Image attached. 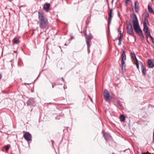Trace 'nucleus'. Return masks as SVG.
I'll return each mask as SVG.
<instances>
[{"label":"nucleus","instance_id":"f257e3e1","mask_svg":"<svg viewBox=\"0 0 154 154\" xmlns=\"http://www.w3.org/2000/svg\"><path fill=\"white\" fill-rule=\"evenodd\" d=\"M38 23L40 29H44L48 28V21L46 15L42 10H40L38 12Z\"/></svg>","mask_w":154,"mask_h":154},{"label":"nucleus","instance_id":"f03ea898","mask_svg":"<svg viewBox=\"0 0 154 154\" xmlns=\"http://www.w3.org/2000/svg\"><path fill=\"white\" fill-rule=\"evenodd\" d=\"M133 27L136 33L140 36L144 37L142 30L139 26L137 17L135 14H133L131 16Z\"/></svg>","mask_w":154,"mask_h":154},{"label":"nucleus","instance_id":"7ed1b4c3","mask_svg":"<svg viewBox=\"0 0 154 154\" xmlns=\"http://www.w3.org/2000/svg\"><path fill=\"white\" fill-rule=\"evenodd\" d=\"M113 14L112 13V9H110L109 12L108 13V29H109V26L110 24L111 23L112 19L113 17Z\"/></svg>","mask_w":154,"mask_h":154},{"label":"nucleus","instance_id":"20e7f679","mask_svg":"<svg viewBox=\"0 0 154 154\" xmlns=\"http://www.w3.org/2000/svg\"><path fill=\"white\" fill-rule=\"evenodd\" d=\"M23 137L28 142H29L31 141L32 137L31 134L29 132H26L23 134Z\"/></svg>","mask_w":154,"mask_h":154},{"label":"nucleus","instance_id":"39448f33","mask_svg":"<svg viewBox=\"0 0 154 154\" xmlns=\"http://www.w3.org/2000/svg\"><path fill=\"white\" fill-rule=\"evenodd\" d=\"M28 106L32 105L34 106L35 105V102L34 98H31L29 99L26 102Z\"/></svg>","mask_w":154,"mask_h":154},{"label":"nucleus","instance_id":"423d86ee","mask_svg":"<svg viewBox=\"0 0 154 154\" xmlns=\"http://www.w3.org/2000/svg\"><path fill=\"white\" fill-rule=\"evenodd\" d=\"M104 97L105 100L107 101L110 97V95L108 91L106 89L105 90L104 92Z\"/></svg>","mask_w":154,"mask_h":154},{"label":"nucleus","instance_id":"0eeeda50","mask_svg":"<svg viewBox=\"0 0 154 154\" xmlns=\"http://www.w3.org/2000/svg\"><path fill=\"white\" fill-rule=\"evenodd\" d=\"M145 21L143 22V31L144 32V33H147V31H148V26L146 24V20L147 22H148V20L145 18Z\"/></svg>","mask_w":154,"mask_h":154},{"label":"nucleus","instance_id":"6e6552de","mask_svg":"<svg viewBox=\"0 0 154 154\" xmlns=\"http://www.w3.org/2000/svg\"><path fill=\"white\" fill-rule=\"evenodd\" d=\"M51 6V4L49 3L45 4L43 6V8L46 11L48 12L49 10V8Z\"/></svg>","mask_w":154,"mask_h":154},{"label":"nucleus","instance_id":"1a4fd4ad","mask_svg":"<svg viewBox=\"0 0 154 154\" xmlns=\"http://www.w3.org/2000/svg\"><path fill=\"white\" fill-rule=\"evenodd\" d=\"M127 33L130 35H133L134 34V32L133 31L132 27H127Z\"/></svg>","mask_w":154,"mask_h":154},{"label":"nucleus","instance_id":"9d476101","mask_svg":"<svg viewBox=\"0 0 154 154\" xmlns=\"http://www.w3.org/2000/svg\"><path fill=\"white\" fill-rule=\"evenodd\" d=\"M147 63L149 68H153L154 67V64L151 60H148L147 61Z\"/></svg>","mask_w":154,"mask_h":154},{"label":"nucleus","instance_id":"9b49d317","mask_svg":"<svg viewBox=\"0 0 154 154\" xmlns=\"http://www.w3.org/2000/svg\"><path fill=\"white\" fill-rule=\"evenodd\" d=\"M141 66H142V72L143 74V75H145L146 74V70L145 67L144 66H143V64L141 62Z\"/></svg>","mask_w":154,"mask_h":154},{"label":"nucleus","instance_id":"f8f14e48","mask_svg":"<svg viewBox=\"0 0 154 154\" xmlns=\"http://www.w3.org/2000/svg\"><path fill=\"white\" fill-rule=\"evenodd\" d=\"M135 11L136 12H138L139 10V3L137 1H136L135 2Z\"/></svg>","mask_w":154,"mask_h":154},{"label":"nucleus","instance_id":"ddd939ff","mask_svg":"<svg viewBox=\"0 0 154 154\" xmlns=\"http://www.w3.org/2000/svg\"><path fill=\"white\" fill-rule=\"evenodd\" d=\"M85 35L86 36V40L91 41V39L92 38L93 36L90 33L88 36H87L86 33H85Z\"/></svg>","mask_w":154,"mask_h":154},{"label":"nucleus","instance_id":"4468645a","mask_svg":"<svg viewBox=\"0 0 154 154\" xmlns=\"http://www.w3.org/2000/svg\"><path fill=\"white\" fill-rule=\"evenodd\" d=\"M126 60V56L125 51H122L121 56V60Z\"/></svg>","mask_w":154,"mask_h":154},{"label":"nucleus","instance_id":"2eb2a0df","mask_svg":"<svg viewBox=\"0 0 154 154\" xmlns=\"http://www.w3.org/2000/svg\"><path fill=\"white\" fill-rule=\"evenodd\" d=\"M11 146L10 144H8L4 146V148L5 149L6 152H8L9 149L10 148Z\"/></svg>","mask_w":154,"mask_h":154},{"label":"nucleus","instance_id":"dca6fc26","mask_svg":"<svg viewBox=\"0 0 154 154\" xmlns=\"http://www.w3.org/2000/svg\"><path fill=\"white\" fill-rule=\"evenodd\" d=\"M103 136L106 140H107L108 139L109 136L107 134L103 133Z\"/></svg>","mask_w":154,"mask_h":154},{"label":"nucleus","instance_id":"f3484780","mask_svg":"<svg viewBox=\"0 0 154 154\" xmlns=\"http://www.w3.org/2000/svg\"><path fill=\"white\" fill-rule=\"evenodd\" d=\"M148 9L149 11L152 14H154V11L153 9L149 5L148 6Z\"/></svg>","mask_w":154,"mask_h":154},{"label":"nucleus","instance_id":"a211bd4d","mask_svg":"<svg viewBox=\"0 0 154 154\" xmlns=\"http://www.w3.org/2000/svg\"><path fill=\"white\" fill-rule=\"evenodd\" d=\"M125 117L123 115H121L120 116V119L121 121L123 122L125 120Z\"/></svg>","mask_w":154,"mask_h":154},{"label":"nucleus","instance_id":"6ab92c4d","mask_svg":"<svg viewBox=\"0 0 154 154\" xmlns=\"http://www.w3.org/2000/svg\"><path fill=\"white\" fill-rule=\"evenodd\" d=\"M130 55L131 57V58H135V60L136 61V59H137L136 57L135 54L131 52L130 53Z\"/></svg>","mask_w":154,"mask_h":154},{"label":"nucleus","instance_id":"aec40b11","mask_svg":"<svg viewBox=\"0 0 154 154\" xmlns=\"http://www.w3.org/2000/svg\"><path fill=\"white\" fill-rule=\"evenodd\" d=\"M126 24L127 26V27L130 28V27H132V25H131V24L128 21H127V23H126Z\"/></svg>","mask_w":154,"mask_h":154},{"label":"nucleus","instance_id":"412c9836","mask_svg":"<svg viewBox=\"0 0 154 154\" xmlns=\"http://www.w3.org/2000/svg\"><path fill=\"white\" fill-rule=\"evenodd\" d=\"M13 43L14 44H17V43L18 42H19V39H16V38H14L13 40Z\"/></svg>","mask_w":154,"mask_h":154},{"label":"nucleus","instance_id":"4be33fe9","mask_svg":"<svg viewBox=\"0 0 154 154\" xmlns=\"http://www.w3.org/2000/svg\"><path fill=\"white\" fill-rule=\"evenodd\" d=\"M145 33L146 34V36L147 38H148L149 37H150V36H151L150 32H148V31H147V33Z\"/></svg>","mask_w":154,"mask_h":154},{"label":"nucleus","instance_id":"5701e85b","mask_svg":"<svg viewBox=\"0 0 154 154\" xmlns=\"http://www.w3.org/2000/svg\"><path fill=\"white\" fill-rule=\"evenodd\" d=\"M124 61L125 60H121V65L122 69H123V67H125Z\"/></svg>","mask_w":154,"mask_h":154},{"label":"nucleus","instance_id":"b1692460","mask_svg":"<svg viewBox=\"0 0 154 154\" xmlns=\"http://www.w3.org/2000/svg\"><path fill=\"white\" fill-rule=\"evenodd\" d=\"M91 42V41L86 40V43L88 47V50H89V48L90 47V45H89V42Z\"/></svg>","mask_w":154,"mask_h":154},{"label":"nucleus","instance_id":"393cba45","mask_svg":"<svg viewBox=\"0 0 154 154\" xmlns=\"http://www.w3.org/2000/svg\"><path fill=\"white\" fill-rule=\"evenodd\" d=\"M135 64L136 65L138 69H139V65L138 63V60L137 59H136V61H135Z\"/></svg>","mask_w":154,"mask_h":154},{"label":"nucleus","instance_id":"a878e982","mask_svg":"<svg viewBox=\"0 0 154 154\" xmlns=\"http://www.w3.org/2000/svg\"><path fill=\"white\" fill-rule=\"evenodd\" d=\"M150 38H151V39L153 43L154 44V39L153 38V37L152 36H150Z\"/></svg>","mask_w":154,"mask_h":154},{"label":"nucleus","instance_id":"bb28decb","mask_svg":"<svg viewBox=\"0 0 154 154\" xmlns=\"http://www.w3.org/2000/svg\"><path fill=\"white\" fill-rule=\"evenodd\" d=\"M123 36H120L119 38V40L122 41Z\"/></svg>","mask_w":154,"mask_h":154},{"label":"nucleus","instance_id":"cd10ccee","mask_svg":"<svg viewBox=\"0 0 154 154\" xmlns=\"http://www.w3.org/2000/svg\"><path fill=\"white\" fill-rule=\"evenodd\" d=\"M121 43H122V41L119 40V43L118 44V45H121Z\"/></svg>","mask_w":154,"mask_h":154},{"label":"nucleus","instance_id":"c85d7f7f","mask_svg":"<svg viewBox=\"0 0 154 154\" xmlns=\"http://www.w3.org/2000/svg\"><path fill=\"white\" fill-rule=\"evenodd\" d=\"M119 33L120 36H123V33H122V31H119Z\"/></svg>","mask_w":154,"mask_h":154},{"label":"nucleus","instance_id":"c756f323","mask_svg":"<svg viewBox=\"0 0 154 154\" xmlns=\"http://www.w3.org/2000/svg\"><path fill=\"white\" fill-rule=\"evenodd\" d=\"M73 38H74V36H72V35H71V37H70V39L71 40H72V39Z\"/></svg>","mask_w":154,"mask_h":154},{"label":"nucleus","instance_id":"7c9ffc66","mask_svg":"<svg viewBox=\"0 0 154 154\" xmlns=\"http://www.w3.org/2000/svg\"><path fill=\"white\" fill-rule=\"evenodd\" d=\"M130 0H126L125 1V3H127Z\"/></svg>","mask_w":154,"mask_h":154},{"label":"nucleus","instance_id":"2f4dec72","mask_svg":"<svg viewBox=\"0 0 154 154\" xmlns=\"http://www.w3.org/2000/svg\"><path fill=\"white\" fill-rule=\"evenodd\" d=\"M88 97L90 98V100L91 101H92V99L89 96H88Z\"/></svg>","mask_w":154,"mask_h":154},{"label":"nucleus","instance_id":"473e14b6","mask_svg":"<svg viewBox=\"0 0 154 154\" xmlns=\"http://www.w3.org/2000/svg\"><path fill=\"white\" fill-rule=\"evenodd\" d=\"M40 75V74H39V75H38V76L37 77V78L35 80H36L37 79H38V78L39 76Z\"/></svg>","mask_w":154,"mask_h":154},{"label":"nucleus","instance_id":"72a5a7b5","mask_svg":"<svg viewBox=\"0 0 154 154\" xmlns=\"http://www.w3.org/2000/svg\"><path fill=\"white\" fill-rule=\"evenodd\" d=\"M153 142L154 143V135H153Z\"/></svg>","mask_w":154,"mask_h":154},{"label":"nucleus","instance_id":"f704fd0d","mask_svg":"<svg viewBox=\"0 0 154 154\" xmlns=\"http://www.w3.org/2000/svg\"><path fill=\"white\" fill-rule=\"evenodd\" d=\"M2 77V75L1 74H0V79H1Z\"/></svg>","mask_w":154,"mask_h":154},{"label":"nucleus","instance_id":"c9c22d12","mask_svg":"<svg viewBox=\"0 0 154 154\" xmlns=\"http://www.w3.org/2000/svg\"><path fill=\"white\" fill-rule=\"evenodd\" d=\"M54 85L53 84H52V88H54Z\"/></svg>","mask_w":154,"mask_h":154},{"label":"nucleus","instance_id":"e433bc0d","mask_svg":"<svg viewBox=\"0 0 154 154\" xmlns=\"http://www.w3.org/2000/svg\"><path fill=\"white\" fill-rule=\"evenodd\" d=\"M61 79H62V81L63 82L64 81V79H63V77H62Z\"/></svg>","mask_w":154,"mask_h":154},{"label":"nucleus","instance_id":"4c0bfd02","mask_svg":"<svg viewBox=\"0 0 154 154\" xmlns=\"http://www.w3.org/2000/svg\"><path fill=\"white\" fill-rule=\"evenodd\" d=\"M25 84H27V85H30V84L31 83H25Z\"/></svg>","mask_w":154,"mask_h":154},{"label":"nucleus","instance_id":"58836bf2","mask_svg":"<svg viewBox=\"0 0 154 154\" xmlns=\"http://www.w3.org/2000/svg\"><path fill=\"white\" fill-rule=\"evenodd\" d=\"M63 88H64V89H65L66 88V87H65V86H64V87H63Z\"/></svg>","mask_w":154,"mask_h":154},{"label":"nucleus","instance_id":"ea45409f","mask_svg":"<svg viewBox=\"0 0 154 154\" xmlns=\"http://www.w3.org/2000/svg\"><path fill=\"white\" fill-rule=\"evenodd\" d=\"M51 141H52L53 143L54 142L53 140H51ZM52 145H53V143H52Z\"/></svg>","mask_w":154,"mask_h":154},{"label":"nucleus","instance_id":"a19ab883","mask_svg":"<svg viewBox=\"0 0 154 154\" xmlns=\"http://www.w3.org/2000/svg\"><path fill=\"white\" fill-rule=\"evenodd\" d=\"M113 1H114V0H112V2H111L112 3H113Z\"/></svg>","mask_w":154,"mask_h":154},{"label":"nucleus","instance_id":"79ce46f5","mask_svg":"<svg viewBox=\"0 0 154 154\" xmlns=\"http://www.w3.org/2000/svg\"><path fill=\"white\" fill-rule=\"evenodd\" d=\"M149 15H148V14L147 17H149Z\"/></svg>","mask_w":154,"mask_h":154},{"label":"nucleus","instance_id":"37998d69","mask_svg":"<svg viewBox=\"0 0 154 154\" xmlns=\"http://www.w3.org/2000/svg\"><path fill=\"white\" fill-rule=\"evenodd\" d=\"M56 20H58V19H56Z\"/></svg>","mask_w":154,"mask_h":154},{"label":"nucleus","instance_id":"c03bdc74","mask_svg":"<svg viewBox=\"0 0 154 154\" xmlns=\"http://www.w3.org/2000/svg\"><path fill=\"white\" fill-rule=\"evenodd\" d=\"M65 45H66V43H65Z\"/></svg>","mask_w":154,"mask_h":154},{"label":"nucleus","instance_id":"a18cd8bd","mask_svg":"<svg viewBox=\"0 0 154 154\" xmlns=\"http://www.w3.org/2000/svg\"><path fill=\"white\" fill-rule=\"evenodd\" d=\"M112 154H115L114 153H112Z\"/></svg>","mask_w":154,"mask_h":154}]
</instances>
